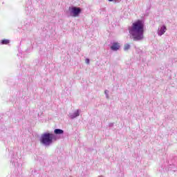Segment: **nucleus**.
Masks as SVG:
<instances>
[{"instance_id": "f257e3e1", "label": "nucleus", "mask_w": 177, "mask_h": 177, "mask_svg": "<svg viewBox=\"0 0 177 177\" xmlns=\"http://www.w3.org/2000/svg\"><path fill=\"white\" fill-rule=\"evenodd\" d=\"M129 32L133 41H142L145 38V23L142 20H138L133 23L129 28Z\"/></svg>"}, {"instance_id": "f03ea898", "label": "nucleus", "mask_w": 177, "mask_h": 177, "mask_svg": "<svg viewBox=\"0 0 177 177\" xmlns=\"http://www.w3.org/2000/svg\"><path fill=\"white\" fill-rule=\"evenodd\" d=\"M59 139L60 136H56L52 133L46 132L41 135L40 138V143L43 145V146L48 147L54 142H56V140H59Z\"/></svg>"}, {"instance_id": "7ed1b4c3", "label": "nucleus", "mask_w": 177, "mask_h": 177, "mask_svg": "<svg viewBox=\"0 0 177 177\" xmlns=\"http://www.w3.org/2000/svg\"><path fill=\"white\" fill-rule=\"evenodd\" d=\"M68 10L71 17H78L82 12V8L77 6H71L69 7Z\"/></svg>"}, {"instance_id": "20e7f679", "label": "nucleus", "mask_w": 177, "mask_h": 177, "mask_svg": "<svg viewBox=\"0 0 177 177\" xmlns=\"http://www.w3.org/2000/svg\"><path fill=\"white\" fill-rule=\"evenodd\" d=\"M165 31H167V26H165V25H163L158 28V34L160 37H161V35H164V34H165Z\"/></svg>"}, {"instance_id": "39448f33", "label": "nucleus", "mask_w": 177, "mask_h": 177, "mask_svg": "<svg viewBox=\"0 0 177 177\" xmlns=\"http://www.w3.org/2000/svg\"><path fill=\"white\" fill-rule=\"evenodd\" d=\"M80 109L76 110L73 113H69V117L71 120H74L77 117H80Z\"/></svg>"}, {"instance_id": "423d86ee", "label": "nucleus", "mask_w": 177, "mask_h": 177, "mask_svg": "<svg viewBox=\"0 0 177 177\" xmlns=\"http://www.w3.org/2000/svg\"><path fill=\"white\" fill-rule=\"evenodd\" d=\"M120 44L117 42H113L112 45L111 46V50H113L114 52L120 49Z\"/></svg>"}, {"instance_id": "0eeeda50", "label": "nucleus", "mask_w": 177, "mask_h": 177, "mask_svg": "<svg viewBox=\"0 0 177 177\" xmlns=\"http://www.w3.org/2000/svg\"><path fill=\"white\" fill-rule=\"evenodd\" d=\"M64 133V131L62 129H55L54 130V135L56 136H59V135H63Z\"/></svg>"}, {"instance_id": "6e6552de", "label": "nucleus", "mask_w": 177, "mask_h": 177, "mask_svg": "<svg viewBox=\"0 0 177 177\" xmlns=\"http://www.w3.org/2000/svg\"><path fill=\"white\" fill-rule=\"evenodd\" d=\"M10 43V40L8 39H3L1 41V45H8Z\"/></svg>"}, {"instance_id": "1a4fd4ad", "label": "nucleus", "mask_w": 177, "mask_h": 177, "mask_svg": "<svg viewBox=\"0 0 177 177\" xmlns=\"http://www.w3.org/2000/svg\"><path fill=\"white\" fill-rule=\"evenodd\" d=\"M131 49V45L129 44H126L124 46V52H127V50H129Z\"/></svg>"}, {"instance_id": "9d476101", "label": "nucleus", "mask_w": 177, "mask_h": 177, "mask_svg": "<svg viewBox=\"0 0 177 177\" xmlns=\"http://www.w3.org/2000/svg\"><path fill=\"white\" fill-rule=\"evenodd\" d=\"M109 92H110V91H109V90H105V91H104V93H105V95H106V99H110V97L109 96Z\"/></svg>"}, {"instance_id": "9b49d317", "label": "nucleus", "mask_w": 177, "mask_h": 177, "mask_svg": "<svg viewBox=\"0 0 177 177\" xmlns=\"http://www.w3.org/2000/svg\"><path fill=\"white\" fill-rule=\"evenodd\" d=\"M11 162L12 163V165H14V167H16L17 163L15 162V160H11Z\"/></svg>"}, {"instance_id": "f8f14e48", "label": "nucleus", "mask_w": 177, "mask_h": 177, "mask_svg": "<svg viewBox=\"0 0 177 177\" xmlns=\"http://www.w3.org/2000/svg\"><path fill=\"white\" fill-rule=\"evenodd\" d=\"M90 62H91V60L89 59H88V58L86 59V64H89Z\"/></svg>"}, {"instance_id": "ddd939ff", "label": "nucleus", "mask_w": 177, "mask_h": 177, "mask_svg": "<svg viewBox=\"0 0 177 177\" xmlns=\"http://www.w3.org/2000/svg\"><path fill=\"white\" fill-rule=\"evenodd\" d=\"M109 127L110 128L114 127V123H109Z\"/></svg>"}, {"instance_id": "4468645a", "label": "nucleus", "mask_w": 177, "mask_h": 177, "mask_svg": "<svg viewBox=\"0 0 177 177\" xmlns=\"http://www.w3.org/2000/svg\"><path fill=\"white\" fill-rule=\"evenodd\" d=\"M109 2H113L114 0H108Z\"/></svg>"}]
</instances>
